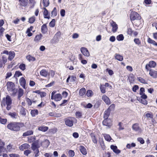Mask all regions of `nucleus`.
Instances as JSON below:
<instances>
[{"label":"nucleus","instance_id":"nucleus-54","mask_svg":"<svg viewBox=\"0 0 157 157\" xmlns=\"http://www.w3.org/2000/svg\"><path fill=\"white\" fill-rule=\"evenodd\" d=\"M61 35V32L60 31H58L55 34L54 37L56 39L58 40L60 36Z\"/></svg>","mask_w":157,"mask_h":157},{"label":"nucleus","instance_id":"nucleus-30","mask_svg":"<svg viewBox=\"0 0 157 157\" xmlns=\"http://www.w3.org/2000/svg\"><path fill=\"white\" fill-rule=\"evenodd\" d=\"M40 74L41 75L46 77L47 75L48 72L46 70L43 69L40 71Z\"/></svg>","mask_w":157,"mask_h":157},{"label":"nucleus","instance_id":"nucleus-26","mask_svg":"<svg viewBox=\"0 0 157 157\" xmlns=\"http://www.w3.org/2000/svg\"><path fill=\"white\" fill-rule=\"evenodd\" d=\"M24 94L23 90L21 88H19L18 91V98L20 99Z\"/></svg>","mask_w":157,"mask_h":157},{"label":"nucleus","instance_id":"nucleus-36","mask_svg":"<svg viewBox=\"0 0 157 157\" xmlns=\"http://www.w3.org/2000/svg\"><path fill=\"white\" fill-rule=\"evenodd\" d=\"M22 75V73L20 71H15L14 77L16 78L17 77H19V76Z\"/></svg>","mask_w":157,"mask_h":157},{"label":"nucleus","instance_id":"nucleus-61","mask_svg":"<svg viewBox=\"0 0 157 157\" xmlns=\"http://www.w3.org/2000/svg\"><path fill=\"white\" fill-rule=\"evenodd\" d=\"M140 102L142 104L145 105H147L148 103L147 101H146L145 99H141Z\"/></svg>","mask_w":157,"mask_h":157},{"label":"nucleus","instance_id":"nucleus-62","mask_svg":"<svg viewBox=\"0 0 157 157\" xmlns=\"http://www.w3.org/2000/svg\"><path fill=\"white\" fill-rule=\"evenodd\" d=\"M34 151V153L35 154V157H38L39 156L38 154L39 153V149H37L35 151Z\"/></svg>","mask_w":157,"mask_h":157},{"label":"nucleus","instance_id":"nucleus-59","mask_svg":"<svg viewBox=\"0 0 157 157\" xmlns=\"http://www.w3.org/2000/svg\"><path fill=\"white\" fill-rule=\"evenodd\" d=\"M106 71L108 72L109 75H112L114 74L113 71L109 68H107L106 69Z\"/></svg>","mask_w":157,"mask_h":157},{"label":"nucleus","instance_id":"nucleus-55","mask_svg":"<svg viewBox=\"0 0 157 157\" xmlns=\"http://www.w3.org/2000/svg\"><path fill=\"white\" fill-rule=\"evenodd\" d=\"M27 58L29 61H34L36 60L35 58L34 57L31 56H28Z\"/></svg>","mask_w":157,"mask_h":157},{"label":"nucleus","instance_id":"nucleus-1","mask_svg":"<svg viewBox=\"0 0 157 157\" xmlns=\"http://www.w3.org/2000/svg\"><path fill=\"white\" fill-rule=\"evenodd\" d=\"M22 123L20 122H12L7 125V128L9 129L14 131H18L20 130V126Z\"/></svg>","mask_w":157,"mask_h":157},{"label":"nucleus","instance_id":"nucleus-29","mask_svg":"<svg viewBox=\"0 0 157 157\" xmlns=\"http://www.w3.org/2000/svg\"><path fill=\"white\" fill-rule=\"evenodd\" d=\"M147 42L150 44H152L155 46H157V43L155 41L152 40L150 38H149L148 39Z\"/></svg>","mask_w":157,"mask_h":157},{"label":"nucleus","instance_id":"nucleus-8","mask_svg":"<svg viewBox=\"0 0 157 157\" xmlns=\"http://www.w3.org/2000/svg\"><path fill=\"white\" fill-rule=\"evenodd\" d=\"M111 149L116 154H119L121 152V150L117 149V147L116 145H112L110 146Z\"/></svg>","mask_w":157,"mask_h":157},{"label":"nucleus","instance_id":"nucleus-12","mask_svg":"<svg viewBox=\"0 0 157 157\" xmlns=\"http://www.w3.org/2000/svg\"><path fill=\"white\" fill-rule=\"evenodd\" d=\"M81 51L82 54L86 56H89L90 54L88 50L84 47H82L81 48Z\"/></svg>","mask_w":157,"mask_h":157},{"label":"nucleus","instance_id":"nucleus-14","mask_svg":"<svg viewBox=\"0 0 157 157\" xmlns=\"http://www.w3.org/2000/svg\"><path fill=\"white\" fill-rule=\"evenodd\" d=\"M43 9L44 10L43 14L44 18L48 19H50V17L49 15H48L49 12L48 10L45 7L43 8Z\"/></svg>","mask_w":157,"mask_h":157},{"label":"nucleus","instance_id":"nucleus-24","mask_svg":"<svg viewBox=\"0 0 157 157\" xmlns=\"http://www.w3.org/2000/svg\"><path fill=\"white\" fill-rule=\"evenodd\" d=\"M33 131L32 130H28L24 132L22 135L23 136H27L31 135L33 134Z\"/></svg>","mask_w":157,"mask_h":157},{"label":"nucleus","instance_id":"nucleus-6","mask_svg":"<svg viewBox=\"0 0 157 157\" xmlns=\"http://www.w3.org/2000/svg\"><path fill=\"white\" fill-rule=\"evenodd\" d=\"M20 84L24 89H26V80L23 77H21L19 79Z\"/></svg>","mask_w":157,"mask_h":157},{"label":"nucleus","instance_id":"nucleus-48","mask_svg":"<svg viewBox=\"0 0 157 157\" xmlns=\"http://www.w3.org/2000/svg\"><path fill=\"white\" fill-rule=\"evenodd\" d=\"M19 68L22 71L25 70L26 68H25V64L22 63L20 64V65L19 66Z\"/></svg>","mask_w":157,"mask_h":157},{"label":"nucleus","instance_id":"nucleus-23","mask_svg":"<svg viewBox=\"0 0 157 157\" xmlns=\"http://www.w3.org/2000/svg\"><path fill=\"white\" fill-rule=\"evenodd\" d=\"M114 57L116 59L119 61H122L123 60V56L117 53L115 54Z\"/></svg>","mask_w":157,"mask_h":157},{"label":"nucleus","instance_id":"nucleus-35","mask_svg":"<svg viewBox=\"0 0 157 157\" xmlns=\"http://www.w3.org/2000/svg\"><path fill=\"white\" fill-rule=\"evenodd\" d=\"M134 41L136 44L138 46H140L141 45V41L138 38H135L134 40Z\"/></svg>","mask_w":157,"mask_h":157},{"label":"nucleus","instance_id":"nucleus-34","mask_svg":"<svg viewBox=\"0 0 157 157\" xmlns=\"http://www.w3.org/2000/svg\"><path fill=\"white\" fill-rule=\"evenodd\" d=\"M19 1L20 2V5L23 6H25L27 5V2L25 1V0H19Z\"/></svg>","mask_w":157,"mask_h":157},{"label":"nucleus","instance_id":"nucleus-50","mask_svg":"<svg viewBox=\"0 0 157 157\" xmlns=\"http://www.w3.org/2000/svg\"><path fill=\"white\" fill-rule=\"evenodd\" d=\"M7 121V119L2 118L0 117V122L2 124H5L6 123Z\"/></svg>","mask_w":157,"mask_h":157},{"label":"nucleus","instance_id":"nucleus-49","mask_svg":"<svg viewBox=\"0 0 157 157\" xmlns=\"http://www.w3.org/2000/svg\"><path fill=\"white\" fill-rule=\"evenodd\" d=\"M115 107V105L114 104H111L107 109L110 111L113 110Z\"/></svg>","mask_w":157,"mask_h":157},{"label":"nucleus","instance_id":"nucleus-43","mask_svg":"<svg viewBox=\"0 0 157 157\" xmlns=\"http://www.w3.org/2000/svg\"><path fill=\"white\" fill-rule=\"evenodd\" d=\"M35 21V17L34 16L29 18V22L30 23H33Z\"/></svg>","mask_w":157,"mask_h":157},{"label":"nucleus","instance_id":"nucleus-52","mask_svg":"<svg viewBox=\"0 0 157 157\" xmlns=\"http://www.w3.org/2000/svg\"><path fill=\"white\" fill-rule=\"evenodd\" d=\"M68 155L71 157H73L75 155V152L72 150H70L68 152Z\"/></svg>","mask_w":157,"mask_h":157},{"label":"nucleus","instance_id":"nucleus-47","mask_svg":"<svg viewBox=\"0 0 157 157\" xmlns=\"http://www.w3.org/2000/svg\"><path fill=\"white\" fill-rule=\"evenodd\" d=\"M55 20L52 19V21L49 23V26L51 27H53L55 25Z\"/></svg>","mask_w":157,"mask_h":157},{"label":"nucleus","instance_id":"nucleus-18","mask_svg":"<svg viewBox=\"0 0 157 157\" xmlns=\"http://www.w3.org/2000/svg\"><path fill=\"white\" fill-rule=\"evenodd\" d=\"M79 149L83 155H86L87 154V152L86 148L83 146H80Z\"/></svg>","mask_w":157,"mask_h":157},{"label":"nucleus","instance_id":"nucleus-64","mask_svg":"<svg viewBox=\"0 0 157 157\" xmlns=\"http://www.w3.org/2000/svg\"><path fill=\"white\" fill-rule=\"evenodd\" d=\"M11 91L12 92V94L13 95H15L17 91V89L13 88H11Z\"/></svg>","mask_w":157,"mask_h":157},{"label":"nucleus","instance_id":"nucleus-58","mask_svg":"<svg viewBox=\"0 0 157 157\" xmlns=\"http://www.w3.org/2000/svg\"><path fill=\"white\" fill-rule=\"evenodd\" d=\"M139 87L137 85H134L133 87L132 90L133 92H136V90L139 89Z\"/></svg>","mask_w":157,"mask_h":157},{"label":"nucleus","instance_id":"nucleus-13","mask_svg":"<svg viewBox=\"0 0 157 157\" xmlns=\"http://www.w3.org/2000/svg\"><path fill=\"white\" fill-rule=\"evenodd\" d=\"M111 24L112 27V31L113 32L115 33L117 31L118 29L117 25L115 22L113 21H112V23H111Z\"/></svg>","mask_w":157,"mask_h":157},{"label":"nucleus","instance_id":"nucleus-44","mask_svg":"<svg viewBox=\"0 0 157 157\" xmlns=\"http://www.w3.org/2000/svg\"><path fill=\"white\" fill-rule=\"evenodd\" d=\"M138 80L140 82L143 84H147V82L144 79L141 77H138L137 78Z\"/></svg>","mask_w":157,"mask_h":157},{"label":"nucleus","instance_id":"nucleus-4","mask_svg":"<svg viewBox=\"0 0 157 157\" xmlns=\"http://www.w3.org/2000/svg\"><path fill=\"white\" fill-rule=\"evenodd\" d=\"M72 119H76L73 117H71L68 118H66L65 119L64 121L65 124L67 126L70 127L72 126L73 125L74 121Z\"/></svg>","mask_w":157,"mask_h":157},{"label":"nucleus","instance_id":"nucleus-46","mask_svg":"<svg viewBox=\"0 0 157 157\" xmlns=\"http://www.w3.org/2000/svg\"><path fill=\"white\" fill-rule=\"evenodd\" d=\"M36 140V138L34 136V137H31L30 138L29 137L28 139V141L29 143L33 142Z\"/></svg>","mask_w":157,"mask_h":157},{"label":"nucleus","instance_id":"nucleus-27","mask_svg":"<svg viewBox=\"0 0 157 157\" xmlns=\"http://www.w3.org/2000/svg\"><path fill=\"white\" fill-rule=\"evenodd\" d=\"M31 114L33 117H34L38 114V111L37 109L32 110L31 111Z\"/></svg>","mask_w":157,"mask_h":157},{"label":"nucleus","instance_id":"nucleus-10","mask_svg":"<svg viewBox=\"0 0 157 157\" xmlns=\"http://www.w3.org/2000/svg\"><path fill=\"white\" fill-rule=\"evenodd\" d=\"M49 144V140L47 139L45 140L41 143V146L45 148L48 147Z\"/></svg>","mask_w":157,"mask_h":157},{"label":"nucleus","instance_id":"nucleus-5","mask_svg":"<svg viewBox=\"0 0 157 157\" xmlns=\"http://www.w3.org/2000/svg\"><path fill=\"white\" fill-rule=\"evenodd\" d=\"M104 119V120L102 121L103 125L110 127L112 124V121L111 120L108 118Z\"/></svg>","mask_w":157,"mask_h":157},{"label":"nucleus","instance_id":"nucleus-53","mask_svg":"<svg viewBox=\"0 0 157 157\" xmlns=\"http://www.w3.org/2000/svg\"><path fill=\"white\" fill-rule=\"evenodd\" d=\"M7 85L10 86L11 88H14L15 86L14 83L12 82H8L7 83Z\"/></svg>","mask_w":157,"mask_h":157},{"label":"nucleus","instance_id":"nucleus-19","mask_svg":"<svg viewBox=\"0 0 157 157\" xmlns=\"http://www.w3.org/2000/svg\"><path fill=\"white\" fill-rule=\"evenodd\" d=\"M47 31V26L46 24L43 25L41 27V32L43 34H45Z\"/></svg>","mask_w":157,"mask_h":157},{"label":"nucleus","instance_id":"nucleus-22","mask_svg":"<svg viewBox=\"0 0 157 157\" xmlns=\"http://www.w3.org/2000/svg\"><path fill=\"white\" fill-rule=\"evenodd\" d=\"M55 101H60L62 99V96L60 94H57L55 95Z\"/></svg>","mask_w":157,"mask_h":157},{"label":"nucleus","instance_id":"nucleus-45","mask_svg":"<svg viewBox=\"0 0 157 157\" xmlns=\"http://www.w3.org/2000/svg\"><path fill=\"white\" fill-rule=\"evenodd\" d=\"M20 113L21 115L24 116H25L26 115V113L25 108L23 107H22L21 109Z\"/></svg>","mask_w":157,"mask_h":157},{"label":"nucleus","instance_id":"nucleus-11","mask_svg":"<svg viewBox=\"0 0 157 157\" xmlns=\"http://www.w3.org/2000/svg\"><path fill=\"white\" fill-rule=\"evenodd\" d=\"M132 129L136 132H140L141 129L140 128L139 124L137 123L134 124L132 126Z\"/></svg>","mask_w":157,"mask_h":157},{"label":"nucleus","instance_id":"nucleus-32","mask_svg":"<svg viewBox=\"0 0 157 157\" xmlns=\"http://www.w3.org/2000/svg\"><path fill=\"white\" fill-rule=\"evenodd\" d=\"M148 65L150 68L154 67L156 65V63L155 61H151L149 62Z\"/></svg>","mask_w":157,"mask_h":157},{"label":"nucleus","instance_id":"nucleus-39","mask_svg":"<svg viewBox=\"0 0 157 157\" xmlns=\"http://www.w3.org/2000/svg\"><path fill=\"white\" fill-rule=\"evenodd\" d=\"M75 115L77 118H80L82 116V112L78 111L76 112Z\"/></svg>","mask_w":157,"mask_h":157},{"label":"nucleus","instance_id":"nucleus-17","mask_svg":"<svg viewBox=\"0 0 157 157\" xmlns=\"http://www.w3.org/2000/svg\"><path fill=\"white\" fill-rule=\"evenodd\" d=\"M30 146L29 144L25 143L24 144L20 146L19 147V148L20 150H23L24 149H28L29 148Z\"/></svg>","mask_w":157,"mask_h":157},{"label":"nucleus","instance_id":"nucleus-42","mask_svg":"<svg viewBox=\"0 0 157 157\" xmlns=\"http://www.w3.org/2000/svg\"><path fill=\"white\" fill-rule=\"evenodd\" d=\"M100 89L101 92L103 94L105 93V88L104 86H102L101 84L100 86Z\"/></svg>","mask_w":157,"mask_h":157},{"label":"nucleus","instance_id":"nucleus-25","mask_svg":"<svg viewBox=\"0 0 157 157\" xmlns=\"http://www.w3.org/2000/svg\"><path fill=\"white\" fill-rule=\"evenodd\" d=\"M48 129V128L47 126H41L38 128V129L39 131H42L44 132L46 131Z\"/></svg>","mask_w":157,"mask_h":157},{"label":"nucleus","instance_id":"nucleus-2","mask_svg":"<svg viewBox=\"0 0 157 157\" xmlns=\"http://www.w3.org/2000/svg\"><path fill=\"white\" fill-rule=\"evenodd\" d=\"M130 18L131 21L135 20H140L141 18L140 16L135 11L132 12L130 16Z\"/></svg>","mask_w":157,"mask_h":157},{"label":"nucleus","instance_id":"nucleus-28","mask_svg":"<svg viewBox=\"0 0 157 157\" xmlns=\"http://www.w3.org/2000/svg\"><path fill=\"white\" fill-rule=\"evenodd\" d=\"M86 90L85 88H82L80 89L79 91V95L83 96L86 93Z\"/></svg>","mask_w":157,"mask_h":157},{"label":"nucleus","instance_id":"nucleus-40","mask_svg":"<svg viewBox=\"0 0 157 157\" xmlns=\"http://www.w3.org/2000/svg\"><path fill=\"white\" fill-rule=\"evenodd\" d=\"M40 147L39 146H37L33 144H32V146L31 147L33 151H35L37 149H38V148Z\"/></svg>","mask_w":157,"mask_h":157},{"label":"nucleus","instance_id":"nucleus-3","mask_svg":"<svg viewBox=\"0 0 157 157\" xmlns=\"http://www.w3.org/2000/svg\"><path fill=\"white\" fill-rule=\"evenodd\" d=\"M6 100V105H10L12 104V99L9 95H7L6 98H3V99L1 101V106H2L3 105L5 106L6 104L5 103Z\"/></svg>","mask_w":157,"mask_h":157},{"label":"nucleus","instance_id":"nucleus-15","mask_svg":"<svg viewBox=\"0 0 157 157\" xmlns=\"http://www.w3.org/2000/svg\"><path fill=\"white\" fill-rule=\"evenodd\" d=\"M102 99L107 105L110 104V101L109 98L105 95H103L102 97Z\"/></svg>","mask_w":157,"mask_h":157},{"label":"nucleus","instance_id":"nucleus-38","mask_svg":"<svg viewBox=\"0 0 157 157\" xmlns=\"http://www.w3.org/2000/svg\"><path fill=\"white\" fill-rule=\"evenodd\" d=\"M117 39L118 41L123 40L124 39L123 35L122 34H120L117 36Z\"/></svg>","mask_w":157,"mask_h":157},{"label":"nucleus","instance_id":"nucleus-60","mask_svg":"<svg viewBox=\"0 0 157 157\" xmlns=\"http://www.w3.org/2000/svg\"><path fill=\"white\" fill-rule=\"evenodd\" d=\"M31 152V150L27 149L24 151V154L26 156H28Z\"/></svg>","mask_w":157,"mask_h":157},{"label":"nucleus","instance_id":"nucleus-20","mask_svg":"<svg viewBox=\"0 0 157 157\" xmlns=\"http://www.w3.org/2000/svg\"><path fill=\"white\" fill-rule=\"evenodd\" d=\"M90 136L94 144H97V140L95 135L93 133H91L90 134Z\"/></svg>","mask_w":157,"mask_h":157},{"label":"nucleus","instance_id":"nucleus-37","mask_svg":"<svg viewBox=\"0 0 157 157\" xmlns=\"http://www.w3.org/2000/svg\"><path fill=\"white\" fill-rule=\"evenodd\" d=\"M43 3L44 6L45 7H48L49 4V0H43Z\"/></svg>","mask_w":157,"mask_h":157},{"label":"nucleus","instance_id":"nucleus-63","mask_svg":"<svg viewBox=\"0 0 157 157\" xmlns=\"http://www.w3.org/2000/svg\"><path fill=\"white\" fill-rule=\"evenodd\" d=\"M26 101L27 102L29 105L30 106L32 104V102L31 100L29 98H26Z\"/></svg>","mask_w":157,"mask_h":157},{"label":"nucleus","instance_id":"nucleus-56","mask_svg":"<svg viewBox=\"0 0 157 157\" xmlns=\"http://www.w3.org/2000/svg\"><path fill=\"white\" fill-rule=\"evenodd\" d=\"M51 14L52 15H54L55 16H56L57 15L56 9V7H54L53 8V10L51 12Z\"/></svg>","mask_w":157,"mask_h":157},{"label":"nucleus","instance_id":"nucleus-16","mask_svg":"<svg viewBox=\"0 0 157 157\" xmlns=\"http://www.w3.org/2000/svg\"><path fill=\"white\" fill-rule=\"evenodd\" d=\"M149 75L153 78H157V71L152 70H150L149 72Z\"/></svg>","mask_w":157,"mask_h":157},{"label":"nucleus","instance_id":"nucleus-51","mask_svg":"<svg viewBox=\"0 0 157 157\" xmlns=\"http://www.w3.org/2000/svg\"><path fill=\"white\" fill-rule=\"evenodd\" d=\"M137 141L140 142L141 144H143L144 143L145 141L144 139L141 137H139L137 139Z\"/></svg>","mask_w":157,"mask_h":157},{"label":"nucleus","instance_id":"nucleus-41","mask_svg":"<svg viewBox=\"0 0 157 157\" xmlns=\"http://www.w3.org/2000/svg\"><path fill=\"white\" fill-rule=\"evenodd\" d=\"M128 78L130 83H132L134 81V78L133 74L129 76Z\"/></svg>","mask_w":157,"mask_h":157},{"label":"nucleus","instance_id":"nucleus-33","mask_svg":"<svg viewBox=\"0 0 157 157\" xmlns=\"http://www.w3.org/2000/svg\"><path fill=\"white\" fill-rule=\"evenodd\" d=\"M104 137L105 140L108 141H110L112 139L110 135L108 134H105Z\"/></svg>","mask_w":157,"mask_h":157},{"label":"nucleus","instance_id":"nucleus-9","mask_svg":"<svg viewBox=\"0 0 157 157\" xmlns=\"http://www.w3.org/2000/svg\"><path fill=\"white\" fill-rule=\"evenodd\" d=\"M111 149L116 154H119L121 152V150L117 149V147L116 145H112L110 146Z\"/></svg>","mask_w":157,"mask_h":157},{"label":"nucleus","instance_id":"nucleus-31","mask_svg":"<svg viewBox=\"0 0 157 157\" xmlns=\"http://www.w3.org/2000/svg\"><path fill=\"white\" fill-rule=\"evenodd\" d=\"M8 115L12 118L16 119L17 117V113L15 112H10L8 113Z\"/></svg>","mask_w":157,"mask_h":157},{"label":"nucleus","instance_id":"nucleus-57","mask_svg":"<svg viewBox=\"0 0 157 157\" xmlns=\"http://www.w3.org/2000/svg\"><path fill=\"white\" fill-rule=\"evenodd\" d=\"M93 93L92 91L91 90H88L86 94V95L87 96L91 97L92 95V94Z\"/></svg>","mask_w":157,"mask_h":157},{"label":"nucleus","instance_id":"nucleus-7","mask_svg":"<svg viewBox=\"0 0 157 157\" xmlns=\"http://www.w3.org/2000/svg\"><path fill=\"white\" fill-rule=\"evenodd\" d=\"M111 149L116 154H119L121 152V150L117 149V147L116 145H112L110 146Z\"/></svg>","mask_w":157,"mask_h":157},{"label":"nucleus","instance_id":"nucleus-21","mask_svg":"<svg viewBox=\"0 0 157 157\" xmlns=\"http://www.w3.org/2000/svg\"><path fill=\"white\" fill-rule=\"evenodd\" d=\"M110 112L109 110V109H107L104 112L103 118H108L109 117Z\"/></svg>","mask_w":157,"mask_h":157}]
</instances>
